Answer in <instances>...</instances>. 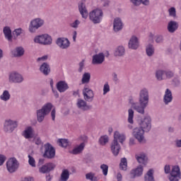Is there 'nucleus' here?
<instances>
[{
    "label": "nucleus",
    "mask_w": 181,
    "mask_h": 181,
    "mask_svg": "<svg viewBox=\"0 0 181 181\" xmlns=\"http://www.w3.org/2000/svg\"><path fill=\"white\" fill-rule=\"evenodd\" d=\"M140 4H143V5L148 6L149 5V0H140Z\"/></svg>",
    "instance_id": "63"
},
{
    "label": "nucleus",
    "mask_w": 181,
    "mask_h": 181,
    "mask_svg": "<svg viewBox=\"0 0 181 181\" xmlns=\"http://www.w3.org/2000/svg\"><path fill=\"white\" fill-rule=\"evenodd\" d=\"M6 160V157L4 155L0 154V166L4 165V163Z\"/></svg>",
    "instance_id": "56"
},
{
    "label": "nucleus",
    "mask_w": 181,
    "mask_h": 181,
    "mask_svg": "<svg viewBox=\"0 0 181 181\" xmlns=\"http://www.w3.org/2000/svg\"><path fill=\"white\" fill-rule=\"evenodd\" d=\"M52 41V37L47 34L37 35L34 38L35 43H39V45H44L45 46L51 45Z\"/></svg>",
    "instance_id": "6"
},
{
    "label": "nucleus",
    "mask_w": 181,
    "mask_h": 181,
    "mask_svg": "<svg viewBox=\"0 0 181 181\" xmlns=\"http://www.w3.org/2000/svg\"><path fill=\"white\" fill-rule=\"evenodd\" d=\"M78 11L83 19L88 18V11L83 1L78 4Z\"/></svg>",
    "instance_id": "20"
},
{
    "label": "nucleus",
    "mask_w": 181,
    "mask_h": 181,
    "mask_svg": "<svg viewBox=\"0 0 181 181\" xmlns=\"http://www.w3.org/2000/svg\"><path fill=\"white\" fill-rule=\"evenodd\" d=\"M128 47L132 50H136L139 47V40H138V37H136V36L133 35L130 38L128 43Z\"/></svg>",
    "instance_id": "17"
},
{
    "label": "nucleus",
    "mask_w": 181,
    "mask_h": 181,
    "mask_svg": "<svg viewBox=\"0 0 181 181\" xmlns=\"http://www.w3.org/2000/svg\"><path fill=\"white\" fill-rule=\"evenodd\" d=\"M100 169L103 170V173L105 176H107L108 175V165L106 164H102L100 165Z\"/></svg>",
    "instance_id": "46"
},
{
    "label": "nucleus",
    "mask_w": 181,
    "mask_h": 181,
    "mask_svg": "<svg viewBox=\"0 0 181 181\" xmlns=\"http://www.w3.org/2000/svg\"><path fill=\"white\" fill-rule=\"evenodd\" d=\"M83 98L86 101H88V103L93 102L94 100V92L93 90L88 88H84L83 90Z\"/></svg>",
    "instance_id": "13"
},
{
    "label": "nucleus",
    "mask_w": 181,
    "mask_h": 181,
    "mask_svg": "<svg viewBox=\"0 0 181 181\" xmlns=\"http://www.w3.org/2000/svg\"><path fill=\"white\" fill-rule=\"evenodd\" d=\"M169 12V16H171L172 18H177L176 16V8L175 7H171L168 9Z\"/></svg>",
    "instance_id": "45"
},
{
    "label": "nucleus",
    "mask_w": 181,
    "mask_h": 181,
    "mask_svg": "<svg viewBox=\"0 0 181 181\" xmlns=\"http://www.w3.org/2000/svg\"><path fill=\"white\" fill-rule=\"evenodd\" d=\"M15 128H18V122L12 119H7L4 122V132L12 133L15 130Z\"/></svg>",
    "instance_id": "11"
},
{
    "label": "nucleus",
    "mask_w": 181,
    "mask_h": 181,
    "mask_svg": "<svg viewBox=\"0 0 181 181\" xmlns=\"http://www.w3.org/2000/svg\"><path fill=\"white\" fill-rule=\"evenodd\" d=\"M34 142L35 145H42V140L39 137L35 138Z\"/></svg>",
    "instance_id": "57"
},
{
    "label": "nucleus",
    "mask_w": 181,
    "mask_h": 181,
    "mask_svg": "<svg viewBox=\"0 0 181 181\" xmlns=\"http://www.w3.org/2000/svg\"><path fill=\"white\" fill-rule=\"evenodd\" d=\"M22 181H33V178L28 177H24Z\"/></svg>",
    "instance_id": "64"
},
{
    "label": "nucleus",
    "mask_w": 181,
    "mask_h": 181,
    "mask_svg": "<svg viewBox=\"0 0 181 181\" xmlns=\"http://www.w3.org/2000/svg\"><path fill=\"white\" fill-rule=\"evenodd\" d=\"M21 33H22V28H17L14 30L13 32V34L16 35V37H18V36H21Z\"/></svg>",
    "instance_id": "52"
},
{
    "label": "nucleus",
    "mask_w": 181,
    "mask_h": 181,
    "mask_svg": "<svg viewBox=\"0 0 181 181\" xmlns=\"http://www.w3.org/2000/svg\"><path fill=\"white\" fill-rule=\"evenodd\" d=\"M139 104L141 106L143 111H145L149 104V90L146 88L140 90L139 93Z\"/></svg>",
    "instance_id": "1"
},
{
    "label": "nucleus",
    "mask_w": 181,
    "mask_h": 181,
    "mask_svg": "<svg viewBox=\"0 0 181 181\" xmlns=\"http://www.w3.org/2000/svg\"><path fill=\"white\" fill-rule=\"evenodd\" d=\"M52 108H53V105L50 103H48L42 106V107L40 110H37V121L38 122H43L45 120V117L46 115H49L50 112L52 111Z\"/></svg>",
    "instance_id": "2"
},
{
    "label": "nucleus",
    "mask_w": 181,
    "mask_h": 181,
    "mask_svg": "<svg viewBox=\"0 0 181 181\" xmlns=\"http://www.w3.org/2000/svg\"><path fill=\"white\" fill-rule=\"evenodd\" d=\"M45 25V20L37 18L32 20L30 23L28 30L30 33H36V31Z\"/></svg>",
    "instance_id": "4"
},
{
    "label": "nucleus",
    "mask_w": 181,
    "mask_h": 181,
    "mask_svg": "<svg viewBox=\"0 0 181 181\" xmlns=\"http://www.w3.org/2000/svg\"><path fill=\"white\" fill-rule=\"evenodd\" d=\"M145 132H144V130L140 127H136L133 130V136H134L140 144H145L146 142L145 136H144Z\"/></svg>",
    "instance_id": "9"
},
{
    "label": "nucleus",
    "mask_w": 181,
    "mask_h": 181,
    "mask_svg": "<svg viewBox=\"0 0 181 181\" xmlns=\"http://www.w3.org/2000/svg\"><path fill=\"white\" fill-rule=\"evenodd\" d=\"M119 151H121V146L118 144V141H113L111 144V151L113 153L114 156H118L119 153Z\"/></svg>",
    "instance_id": "22"
},
{
    "label": "nucleus",
    "mask_w": 181,
    "mask_h": 181,
    "mask_svg": "<svg viewBox=\"0 0 181 181\" xmlns=\"http://www.w3.org/2000/svg\"><path fill=\"white\" fill-rule=\"evenodd\" d=\"M124 28V23H122V20L120 18H116L113 21V30L115 33L119 32L122 30Z\"/></svg>",
    "instance_id": "19"
},
{
    "label": "nucleus",
    "mask_w": 181,
    "mask_h": 181,
    "mask_svg": "<svg viewBox=\"0 0 181 181\" xmlns=\"http://www.w3.org/2000/svg\"><path fill=\"white\" fill-rule=\"evenodd\" d=\"M103 16H104V13L103 12V10L99 8L94 9L89 13V19L94 23V25L101 23Z\"/></svg>",
    "instance_id": "3"
},
{
    "label": "nucleus",
    "mask_w": 181,
    "mask_h": 181,
    "mask_svg": "<svg viewBox=\"0 0 181 181\" xmlns=\"http://www.w3.org/2000/svg\"><path fill=\"white\" fill-rule=\"evenodd\" d=\"M24 80L23 76L17 71L11 72L8 76L9 83H13L14 84H21L23 83Z\"/></svg>",
    "instance_id": "7"
},
{
    "label": "nucleus",
    "mask_w": 181,
    "mask_h": 181,
    "mask_svg": "<svg viewBox=\"0 0 181 181\" xmlns=\"http://www.w3.org/2000/svg\"><path fill=\"white\" fill-rule=\"evenodd\" d=\"M128 167V161L126 158H121L119 168L121 170H127V168Z\"/></svg>",
    "instance_id": "38"
},
{
    "label": "nucleus",
    "mask_w": 181,
    "mask_h": 181,
    "mask_svg": "<svg viewBox=\"0 0 181 181\" xmlns=\"http://www.w3.org/2000/svg\"><path fill=\"white\" fill-rule=\"evenodd\" d=\"M128 113V122L129 124H134V110L132 109H129Z\"/></svg>",
    "instance_id": "43"
},
{
    "label": "nucleus",
    "mask_w": 181,
    "mask_h": 181,
    "mask_svg": "<svg viewBox=\"0 0 181 181\" xmlns=\"http://www.w3.org/2000/svg\"><path fill=\"white\" fill-rule=\"evenodd\" d=\"M25 54V49L23 47H17L14 51H13V55L14 57H22Z\"/></svg>",
    "instance_id": "29"
},
{
    "label": "nucleus",
    "mask_w": 181,
    "mask_h": 181,
    "mask_svg": "<svg viewBox=\"0 0 181 181\" xmlns=\"http://www.w3.org/2000/svg\"><path fill=\"white\" fill-rule=\"evenodd\" d=\"M164 73H165V71H163L162 70L157 71L156 73V77L157 80H158L159 81L163 80V76Z\"/></svg>",
    "instance_id": "44"
},
{
    "label": "nucleus",
    "mask_w": 181,
    "mask_h": 181,
    "mask_svg": "<svg viewBox=\"0 0 181 181\" xmlns=\"http://www.w3.org/2000/svg\"><path fill=\"white\" fill-rule=\"evenodd\" d=\"M54 168H56V165L52 163H47L45 165H43L41 168L39 169L40 173H49L52 172V170H54Z\"/></svg>",
    "instance_id": "14"
},
{
    "label": "nucleus",
    "mask_w": 181,
    "mask_h": 181,
    "mask_svg": "<svg viewBox=\"0 0 181 181\" xmlns=\"http://www.w3.org/2000/svg\"><path fill=\"white\" fill-rule=\"evenodd\" d=\"M130 1L136 6H139V5H141V0H130Z\"/></svg>",
    "instance_id": "58"
},
{
    "label": "nucleus",
    "mask_w": 181,
    "mask_h": 181,
    "mask_svg": "<svg viewBox=\"0 0 181 181\" xmlns=\"http://www.w3.org/2000/svg\"><path fill=\"white\" fill-rule=\"evenodd\" d=\"M135 158L139 163H141L142 165H146V163H148V157H146V154L144 153L136 154Z\"/></svg>",
    "instance_id": "25"
},
{
    "label": "nucleus",
    "mask_w": 181,
    "mask_h": 181,
    "mask_svg": "<svg viewBox=\"0 0 181 181\" xmlns=\"http://www.w3.org/2000/svg\"><path fill=\"white\" fill-rule=\"evenodd\" d=\"M164 170H165V173L168 174V173H170V165H165L164 167Z\"/></svg>",
    "instance_id": "61"
},
{
    "label": "nucleus",
    "mask_w": 181,
    "mask_h": 181,
    "mask_svg": "<svg viewBox=\"0 0 181 181\" xmlns=\"http://www.w3.org/2000/svg\"><path fill=\"white\" fill-rule=\"evenodd\" d=\"M44 148V158H47V159H53L54 156H56V149H54V147H53L50 143H47L45 144Z\"/></svg>",
    "instance_id": "8"
},
{
    "label": "nucleus",
    "mask_w": 181,
    "mask_h": 181,
    "mask_svg": "<svg viewBox=\"0 0 181 181\" xmlns=\"http://www.w3.org/2000/svg\"><path fill=\"white\" fill-rule=\"evenodd\" d=\"M51 117L52 119V121H54L56 118V109H53L51 112Z\"/></svg>",
    "instance_id": "62"
},
{
    "label": "nucleus",
    "mask_w": 181,
    "mask_h": 181,
    "mask_svg": "<svg viewBox=\"0 0 181 181\" xmlns=\"http://www.w3.org/2000/svg\"><path fill=\"white\" fill-rule=\"evenodd\" d=\"M141 175H144V166L141 165L137 166L136 168L130 171L131 179H135V177H139Z\"/></svg>",
    "instance_id": "16"
},
{
    "label": "nucleus",
    "mask_w": 181,
    "mask_h": 181,
    "mask_svg": "<svg viewBox=\"0 0 181 181\" xmlns=\"http://www.w3.org/2000/svg\"><path fill=\"white\" fill-rule=\"evenodd\" d=\"M86 60L83 59L79 64V68L78 69V73H83V69H84V62Z\"/></svg>",
    "instance_id": "50"
},
{
    "label": "nucleus",
    "mask_w": 181,
    "mask_h": 181,
    "mask_svg": "<svg viewBox=\"0 0 181 181\" xmlns=\"http://www.w3.org/2000/svg\"><path fill=\"white\" fill-rule=\"evenodd\" d=\"M107 93H110V85L108 82H106L103 86V95H105Z\"/></svg>",
    "instance_id": "48"
},
{
    "label": "nucleus",
    "mask_w": 181,
    "mask_h": 181,
    "mask_svg": "<svg viewBox=\"0 0 181 181\" xmlns=\"http://www.w3.org/2000/svg\"><path fill=\"white\" fill-rule=\"evenodd\" d=\"M153 169H150L144 175V181H155V177H153Z\"/></svg>",
    "instance_id": "31"
},
{
    "label": "nucleus",
    "mask_w": 181,
    "mask_h": 181,
    "mask_svg": "<svg viewBox=\"0 0 181 181\" xmlns=\"http://www.w3.org/2000/svg\"><path fill=\"white\" fill-rule=\"evenodd\" d=\"M105 60V56L104 53L100 52L93 56L92 64H103Z\"/></svg>",
    "instance_id": "18"
},
{
    "label": "nucleus",
    "mask_w": 181,
    "mask_h": 181,
    "mask_svg": "<svg viewBox=\"0 0 181 181\" xmlns=\"http://www.w3.org/2000/svg\"><path fill=\"white\" fill-rule=\"evenodd\" d=\"M24 136L26 139H30L32 138V134H33V129L31 127L27 128L26 130L24 132Z\"/></svg>",
    "instance_id": "39"
},
{
    "label": "nucleus",
    "mask_w": 181,
    "mask_h": 181,
    "mask_svg": "<svg viewBox=\"0 0 181 181\" xmlns=\"http://www.w3.org/2000/svg\"><path fill=\"white\" fill-rule=\"evenodd\" d=\"M156 43H163V36L162 35L156 36Z\"/></svg>",
    "instance_id": "55"
},
{
    "label": "nucleus",
    "mask_w": 181,
    "mask_h": 181,
    "mask_svg": "<svg viewBox=\"0 0 181 181\" xmlns=\"http://www.w3.org/2000/svg\"><path fill=\"white\" fill-rule=\"evenodd\" d=\"M113 141H116V142H120V144H124V141H125V136L124 134H119V132H115L114 134V139Z\"/></svg>",
    "instance_id": "32"
},
{
    "label": "nucleus",
    "mask_w": 181,
    "mask_h": 181,
    "mask_svg": "<svg viewBox=\"0 0 181 181\" xmlns=\"http://www.w3.org/2000/svg\"><path fill=\"white\" fill-rule=\"evenodd\" d=\"M57 90L60 93H64L66 90H69V84L65 81H60L57 83Z\"/></svg>",
    "instance_id": "24"
},
{
    "label": "nucleus",
    "mask_w": 181,
    "mask_h": 181,
    "mask_svg": "<svg viewBox=\"0 0 181 181\" xmlns=\"http://www.w3.org/2000/svg\"><path fill=\"white\" fill-rule=\"evenodd\" d=\"M1 100L2 101H8L11 98V94H9V91L4 90L3 94L0 96Z\"/></svg>",
    "instance_id": "41"
},
{
    "label": "nucleus",
    "mask_w": 181,
    "mask_h": 181,
    "mask_svg": "<svg viewBox=\"0 0 181 181\" xmlns=\"http://www.w3.org/2000/svg\"><path fill=\"white\" fill-rule=\"evenodd\" d=\"M76 106L81 111L87 112L93 109V105L87 104V100L78 99Z\"/></svg>",
    "instance_id": "12"
},
{
    "label": "nucleus",
    "mask_w": 181,
    "mask_h": 181,
    "mask_svg": "<svg viewBox=\"0 0 181 181\" xmlns=\"http://www.w3.org/2000/svg\"><path fill=\"white\" fill-rule=\"evenodd\" d=\"M56 43L60 49H68V47H70V41L67 38L59 37L57 39Z\"/></svg>",
    "instance_id": "15"
},
{
    "label": "nucleus",
    "mask_w": 181,
    "mask_h": 181,
    "mask_svg": "<svg viewBox=\"0 0 181 181\" xmlns=\"http://www.w3.org/2000/svg\"><path fill=\"white\" fill-rule=\"evenodd\" d=\"M40 71L44 76H49L50 74V65L47 62L42 63L40 66Z\"/></svg>",
    "instance_id": "21"
},
{
    "label": "nucleus",
    "mask_w": 181,
    "mask_h": 181,
    "mask_svg": "<svg viewBox=\"0 0 181 181\" xmlns=\"http://www.w3.org/2000/svg\"><path fill=\"white\" fill-rule=\"evenodd\" d=\"M164 73L168 78H172L175 76V74L171 71H164Z\"/></svg>",
    "instance_id": "54"
},
{
    "label": "nucleus",
    "mask_w": 181,
    "mask_h": 181,
    "mask_svg": "<svg viewBox=\"0 0 181 181\" xmlns=\"http://www.w3.org/2000/svg\"><path fill=\"white\" fill-rule=\"evenodd\" d=\"M173 84L174 87H179L180 86V79L179 78H174L173 79Z\"/></svg>",
    "instance_id": "49"
},
{
    "label": "nucleus",
    "mask_w": 181,
    "mask_h": 181,
    "mask_svg": "<svg viewBox=\"0 0 181 181\" xmlns=\"http://www.w3.org/2000/svg\"><path fill=\"white\" fill-rule=\"evenodd\" d=\"M108 136L105 135V136H101L100 138L99 139V144L104 146V145H106L108 144Z\"/></svg>",
    "instance_id": "42"
},
{
    "label": "nucleus",
    "mask_w": 181,
    "mask_h": 181,
    "mask_svg": "<svg viewBox=\"0 0 181 181\" xmlns=\"http://www.w3.org/2000/svg\"><path fill=\"white\" fill-rule=\"evenodd\" d=\"M28 158L29 165L33 168H36V162L35 161V158H33V157H32L30 155H28Z\"/></svg>",
    "instance_id": "47"
},
{
    "label": "nucleus",
    "mask_w": 181,
    "mask_h": 181,
    "mask_svg": "<svg viewBox=\"0 0 181 181\" xmlns=\"http://www.w3.org/2000/svg\"><path fill=\"white\" fill-rule=\"evenodd\" d=\"M138 122L141 129H143V131L146 132H149V131H151V129L152 128V119H151V117H145L139 120Z\"/></svg>",
    "instance_id": "5"
},
{
    "label": "nucleus",
    "mask_w": 181,
    "mask_h": 181,
    "mask_svg": "<svg viewBox=\"0 0 181 181\" xmlns=\"http://www.w3.org/2000/svg\"><path fill=\"white\" fill-rule=\"evenodd\" d=\"M146 52L148 57L153 56V53H155V47H153V45L152 44L147 45V46L146 47Z\"/></svg>",
    "instance_id": "35"
},
{
    "label": "nucleus",
    "mask_w": 181,
    "mask_h": 181,
    "mask_svg": "<svg viewBox=\"0 0 181 181\" xmlns=\"http://www.w3.org/2000/svg\"><path fill=\"white\" fill-rule=\"evenodd\" d=\"M179 179H180V176L179 175H170L169 177L170 181H179Z\"/></svg>",
    "instance_id": "53"
},
{
    "label": "nucleus",
    "mask_w": 181,
    "mask_h": 181,
    "mask_svg": "<svg viewBox=\"0 0 181 181\" xmlns=\"http://www.w3.org/2000/svg\"><path fill=\"white\" fill-rule=\"evenodd\" d=\"M179 28V24L176 21H171L168 23V30L170 33H175L177 28Z\"/></svg>",
    "instance_id": "26"
},
{
    "label": "nucleus",
    "mask_w": 181,
    "mask_h": 181,
    "mask_svg": "<svg viewBox=\"0 0 181 181\" xmlns=\"http://www.w3.org/2000/svg\"><path fill=\"white\" fill-rule=\"evenodd\" d=\"M3 33L5 37L8 40V42H12V30H11V27L5 26L3 28Z\"/></svg>",
    "instance_id": "28"
},
{
    "label": "nucleus",
    "mask_w": 181,
    "mask_h": 181,
    "mask_svg": "<svg viewBox=\"0 0 181 181\" xmlns=\"http://www.w3.org/2000/svg\"><path fill=\"white\" fill-rule=\"evenodd\" d=\"M93 176H95V175L93 173H89L86 175L87 180H90V179H92Z\"/></svg>",
    "instance_id": "60"
},
{
    "label": "nucleus",
    "mask_w": 181,
    "mask_h": 181,
    "mask_svg": "<svg viewBox=\"0 0 181 181\" xmlns=\"http://www.w3.org/2000/svg\"><path fill=\"white\" fill-rule=\"evenodd\" d=\"M129 103L132 105V108L134 109L135 111H137L139 114H141L142 115L145 114V110L142 109V106L138 103H134V99H129Z\"/></svg>",
    "instance_id": "23"
},
{
    "label": "nucleus",
    "mask_w": 181,
    "mask_h": 181,
    "mask_svg": "<svg viewBox=\"0 0 181 181\" xmlns=\"http://www.w3.org/2000/svg\"><path fill=\"white\" fill-rule=\"evenodd\" d=\"M81 22L78 20H76L74 23L70 24L71 28H74V29H77L78 28V25H80Z\"/></svg>",
    "instance_id": "51"
},
{
    "label": "nucleus",
    "mask_w": 181,
    "mask_h": 181,
    "mask_svg": "<svg viewBox=\"0 0 181 181\" xmlns=\"http://www.w3.org/2000/svg\"><path fill=\"white\" fill-rule=\"evenodd\" d=\"M86 147V144L81 143L79 146L74 148L71 153L73 155H78V153H81L83 151H84V148Z\"/></svg>",
    "instance_id": "30"
},
{
    "label": "nucleus",
    "mask_w": 181,
    "mask_h": 181,
    "mask_svg": "<svg viewBox=\"0 0 181 181\" xmlns=\"http://www.w3.org/2000/svg\"><path fill=\"white\" fill-rule=\"evenodd\" d=\"M172 100H173V96H172V91L167 88L164 95L163 102L165 105H168L169 103H172Z\"/></svg>",
    "instance_id": "27"
},
{
    "label": "nucleus",
    "mask_w": 181,
    "mask_h": 181,
    "mask_svg": "<svg viewBox=\"0 0 181 181\" xmlns=\"http://www.w3.org/2000/svg\"><path fill=\"white\" fill-rule=\"evenodd\" d=\"M58 143L59 146L62 148H67L69 146V140L66 139H58Z\"/></svg>",
    "instance_id": "40"
},
{
    "label": "nucleus",
    "mask_w": 181,
    "mask_h": 181,
    "mask_svg": "<svg viewBox=\"0 0 181 181\" xmlns=\"http://www.w3.org/2000/svg\"><path fill=\"white\" fill-rule=\"evenodd\" d=\"M90 78H91V74L88 72H85L81 79L82 84H88V83H90Z\"/></svg>",
    "instance_id": "36"
},
{
    "label": "nucleus",
    "mask_w": 181,
    "mask_h": 181,
    "mask_svg": "<svg viewBox=\"0 0 181 181\" xmlns=\"http://www.w3.org/2000/svg\"><path fill=\"white\" fill-rule=\"evenodd\" d=\"M170 175V176H180V168L179 165H173Z\"/></svg>",
    "instance_id": "34"
},
{
    "label": "nucleus",
    "mask_w": 181,
    "mask_h": 181,
    "mask_svg": "<svg viewBox=\"0 0 181 181\" xmlns=\"http://www.w3.org/2000/svg\"><path fill=\"white\" fill-rule=\"evenodd\" d=\"M69 177H70V173H69V170H63L61 174L59 181H68Z\"/></svg>",
    "instance_id": "37"
},
{
    "label": "nucleus",
    "mask_w": 181,
    "mask_h": 181,
    "mask_svg": "<svg viewBox=\"0 0 181 181\" xmlns=\"http://www.w3.org/2000/svg\"><path fill=\"white\" fill-rule=\"evenodd\" d=\"M47 55L39 57L37 59V62H45V60H47Z\"/></svg>",
    "instance_id": "59"
},
{
    "label": "nucleus",
    "mask_w": 181,
    "mask_h": 181,
    "mask_svg": "<svg viewBox=\"0 0 181 181\" xmlns=\"http://www.w3.org/2000/svg\"><path fill=\"white\" fill-rule=\"evenodd\" d=\"M6 168L9 173H15V171L18 170V168H19L18 160L15 158H10L6 163Z\"/></svg>",
    "instance_id": "10"
},
{
    "label": "nucleus",
    "mask_w": 181,
    "mask_h": 181,
    "mask_svg": "<svg viewBox=\"0 0 181 181\" xmlns=\"http://www.w3.org/2000/svg\"><path fill=\"white\" fill-rule=\"evenodd\" d=\"M125 54V48L123 46H119L115 51V56L117 57H122Z\"/></svg>",
    "instance_id": "33"
}]
</instances>
